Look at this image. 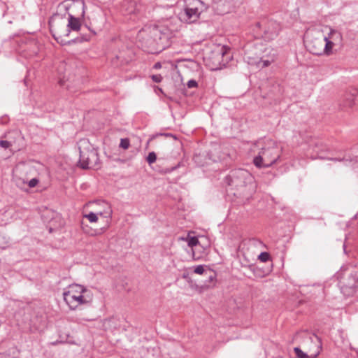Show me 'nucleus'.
<instances>
[{
  "instance_id": "f257e3e1",
  "label": "nucleus",
  "mask_w": 358,
  "mask_h": 358,
  "mask_svg": "<svg viewBox=\"0 0 358 358\" xmlns=\"http://www.w3.org/2000/svg\"><path fill=\"white\" fill-rule=\"evenodd\" d=\"M252 150L257 155L253 164L257 168H268L275 164L281 155V148L271 139L259 140L253 144Z\"/></svg>"
},
{
  "instance_id": "f03ea898",
  "label": "nucleus",
  "mask_w": 358,
  "mask_h": 358,
  "mask_svg": "<svg viewBox=\"0 0 358 358\" xmlns=\"http://www.w3.org/2000/svg\"><path fill=\"white\" fill-rule=\"evenodd\" d=\"M164 29L155 27L149 30L140 31L138 42L145 51L155 54L162 52L169 45L170 34Z\"/></svg>"
},
{
  "instance_id": "7ed1b4c3",
  "label": "nucleus",
  "mask_w": 358,
  "mask_h": 358,
  "mask_svg": "<svg viewBox=\"0 0 358 358\" xmlns=\"http://www.w3.org/2000/svg\"><path fill=\"white\" fill-rule=\"evenodd\" d=\"M78 149L80 166L83 169H97L99 164V155L90 141L85 138L80 140Z\"/></svg>"
},
{
  "instance_id": "20e7f679",
  "label": "nucleus",
  "mask_w": 358,
  "mask_h": 358,
  "mask_svg": "<svg viewBox=\"0 0 358 358\" xmlns=\"http://www.w3.org/2000/svg\"><path fill=\"white\" fill-rule=\"evenodd\" d=\"M64 300L71 309L80 305L87 304L92 301V295L87 289L80 285H71L63 293Z\"/></svg>"
},
{
  "instance_id": "39448f33",
  "label": "nucleus",
  "mask_w": 358,
  "mask_h": 358,
  "mask_svg": "<svg viewBox=\"0 0 358 358\" xmlns=\"http://www.w3.org/2000/svg\"><path fill=\"white\" fill-rule=\"evenodd\" d=\"M50 31L55 39L62 45L70 43L67 38L69 35V29L66 20L59 14L54 15L49 21Z\"/></svg>"
},
{
  "instance_id": "423d86ee",
  "label": "nucleus",
  "mask_w": 358,
  "mask_h": 358,
  "mask_svg": "<svg viewBox=\"0 0 358 358\" xmlns=\"http://www.w3.org/2000/svg\"><path fill=\"white\" fill-rule=\"evenodd\" d=\"M339 285L342 292L351 295L358 287V268L352 267L339 273Z\"/></svg>"
},
{
  "instance_id": "0eeeda50",
  "label": "nucleus",
  "mask_w": 358,
  "mask_h": 358,
  "mask_svg": "<svg viewBox=\"0 0 358 358\" xmlns=\"http://www.w3.org/2000/svg\"><path fill=\"white\" fill-rule=\"evenodd\" d=\"M252 180L250 173L244 169L231 171L230 174L225 178V182L237 190H243Z\"/></svg>"
},
{
  "instance_id": "6e6552de",
  "label": "nucleus",
  "mask_w": 358,
  "mask_h": 358,
  "mask_svg": "<svg viewBox=\"0 0 358 358\" xmlns=\"http://www.w3.org/2000/svg\"><path fill=\"white\" fill-rule=\"evenodd\" d=\"M308 50L316 55H330L333 51H330L329 47L327 45L326 36L319 34L317 36L313 37L307 45Z\"/></svg>"
},
{
  "instance_id": "1a4fd4ad",
  "label": "nucleus",
  "mask_w": 358,
  "mask_h": 358,
  "mask_svg": "<svg viewBox=\"0 0 358 358\" xmlns=\"http://www.w3.org/2000/svg\"><path fill=\"white\" fill-rule=\"evenodd\" d=\"M33 171V166L30 164L24 162L17 164L13 171L14 182L19 187L26 184Z\"/></svg>"
},
{
  "instance_id": "9d476101",
  "label": "nucleus",
  "mask_w": 358,
  "mask_h": 358,
  "mask_svg": "<svg viewBox=\"0 0 358 358\" xmlns=\"http://www.w3.org/2000/svg\"><path fill=\"white\" fill-rule=\"evenodd\" d=\"M358 98V90L350 88L341 96L338 101V109L341 111L349 112L356 105Z\"/></svg>"
},
{
  "instance_id": "9b49d317",
  "label": "nucleus",
  "mask_w": 358,
  "mask_h": 358,
  "mask_svg": "<svg viewBox=\"0 0 358 358\" xmlns=\"http://www.w3.org/2000/svg\"><path fill=\"white\" fill-rule=\"evenodd\" d=\"M16 320L19 326L24 329L32 331L31 313L30 310H20L15 314Z\"/></svg>"
},
{
  "instance_id": "f8f14e48",
  "label": "nucleus",
  "mask_w": 358,
  "mask_h": 358,
  "mask_svg": "<svg viewBox=\"0 0 358 358\" xmlns=\"http://www.w3.org/2000/svg\"><path fill=\"white\" fill-rule=\"evenodd\" d=\"M280 29V24L275 21H268L264 28V38L265 40H272L276 37Z\"/></svg>"
},
{
  "instance_id": "ddd939ff",
  "label": "nucleus",
  "mask_w": 358,
  "mask_h": 358,
  "mask_svg": "<svg viewBox=\"0 0 358 358\" xmlns=\"http://www.w3.org/2000/svg\"><path fill=\"white\" fill-rule=\"evenodd\" d=\"M327 38V45L329 47L330 51H333L334 46H340L342 44L343 37L341 34L334 29H331Z\"/></svg>"
},
{
  "instance_id": "4468645a",
  "label": "nucleus",
  "mask_w": 358,
  "mask_h": 358,
  "mask_svg": "<svg viewBox=\"0 0 358 358\" xmlns=\"http://www.w3.org/2000/svg\"><path fill=\"white\" fill-rule=\"evenodd\" d=\"M276 59V55L274 53L269 52L268 55H263L259 59H252L248 62L251 64H256L258 67L265 68L271 65Z\"/></svg>"
},
{
  "instance_id": "2eb2a0df",
  "label": "nucleus",
  "mask_w": 358,
  "mask_h": 358,
  "mask_svg": "<svg viewBox=\"0 0 358 358\" xmlns=\"http://www.w3.org/2000/svg\"><path fill=\"white\" fill-rule=\"evenodd\" d=\"M200 13L196 8H185L183 13H181L180 17L182 20L187 23H192L197 20Z\"/></svg>"
},
{
  "instance_id": "dca6fc26",
  "label": "nucleus",
  "mask_w": 358,
  "mask_h": 358,
  "mask_svg": "<svg viewBox=\"0 0 358 358\" xmlns=\"http://www.w3.org/2000/svg\"><path fill=\"white\" fill-rule=\"evenodd\" d=\"M66 24L69 29V32L71 30L78 31L80 27V22L78 18L73 17L71 14L69 15V17L66 20Z\"/></svg>"
},
{
  "instance_id": "f3484780",
  "label": "nucleus",
  "mask_w": 358,
  "mask_h": 358,
  "mask_svg": "<svg viewBox=\"0 0 358 358\" xmlns=\"http://www.w3.org/2000/svg\"><path fill=\"white\" fill-rule=\"evenodd\" d=\"M294 351L295 352V355L296 356L298 357V358H315L316 357L318 354H319V351H317L315 354H310V355H308L305 352H303L298 347H296L294 348Z\"/></svg>"
},
{
  "instance_id": "a211bd4d",
  "label": "nucleus",
  "mask_w": 358,
  "mask_h": 358,
  "mask_svg": "<svg viewBox=\"0 0 358 358\" xmlns=\"http://www.w3.org/2000/svg\"><path fill=\"white\" fill-rule=\"evenodd\" d=\"M103 213L102 212H97V213H93L90 212L88 214L83 215V217L87 218L90 222H96L98 220V215L102 216Z\"/></svg>"
},
{
  "instance_id": "6ab92c4d",
  "label": "nucleus",
  "mask_w": 358,
  "mask_h": 358,
  "mask_svg": "<svg viewBox=\"0 0 358 358\" xmlns=\"http://www.w3.org/2000/svg\"><path fill=\"white\" fill-rule=\"evenodd\" d=\"M210 274L208 275V282L206 283L205 285L208 287H213L214 286V282L215 280L216 275L215 273L209 271Z\"/></svg>"
},
{
  "instance_id": "aec40b11",
  "label": "nucleus",
  "mask_w": 358,
  "mask_h": 358,
  "mask_svg": "<svg viewBox=\"0 0 358 358\" xmlns=\"http://www.w3.org/2000/svg\"><path fill=\"white\" fill-rule=\"evenodd\" d=\"M187 240L188 245L192 248L194 246H196L199 243V240L195 236L187 237Z\"/></svg>"
},
{
  "instance_id": "412c9836",
  "label": "nucleus",
  "mask_w": 358,
  "mask_h": 358,
  "mask_svg": "<svg viewBox=\"0 0 358 358\" xmlns=\"http://www.w3.org/2000/svg\"><path fill=\"white\" fill-rule=\"evenodd\" d=\"M157 159V155L155 152H151L148 154L146 160L149 164H153Z\"/></svg>"
},
{
  "instance_id": "4be33fe9",
  "label": "nucleus",
  "mask_w": 358,
  "mask_h": 358,
  "mask_svg": "<svg viewBox=\"0 0 358 358\" xmlns=\"http://www.w3.org/2000/svg\"><path fill=\"white\" fill-rule=\"evenodd\" d=\"M269 258L270 255L266 252H263L258 256V259L262 262H267L269 259Z\"/></svg>"
},
{
  "instance_id": "5701e85b",
  "label": "nucleus",
  "mask_w": 358,
  "mask_h": 358,
  "mask_svg": "<svg viewBox=\"0 0 358 358\" xmlns=\"http://www.w3.org/2000/svg\"><path fill=\"white\" fill-rule=\"evenodd\" d=\"M130 145L129 140L128 138H122L120 141V147L123 148L124 150H127L129 148Z\"/></svg>"
},
{
  "instance_id": "b1692460",
  "label": "nucleus",
  "mask_w": 358,
  "mask_h": 358,
  "mask_svg": "<svg viewBox=\"0 0 358 358\" xmlns=\"http://www.w3.org/2000/svg\"><path fill=\"white\" fill-rule=\"evenodd\" d=\"M194 272L196 274H200V275L203 274L204 273H206L207 274V272L205 271V269L202 265H199V266H196L194 270Z\"/></svg>"
},
{
  "instance_id": "393cba45",
  "label": "nucleus",
  "mask_w": 358,
  "mask_h": 358,
  "mask_svg": "<svg viewBox=\"0 0 358 358\" xmlns=\"http://www.w3.org/2000/svg\"><path fill=\"white\" fill-rule=\"evenodd\" d=\"M151 78L152 80L157 83H159L162 80V77L160 74L152 75Z\"/></svg>"
},
{
  "instance_id": "a878e982",
  "label": "nucleus",
  "mask_w": 358,
  "mask_h": 358,
  "mask_svg": "<svg viewBox=\"0 0 358 358\" xmlns=\"http://www.w3.org/2000/svg\"><path fill=\"white\" fill-rule=\"evenodd\" d=\"M11 145V143L8 141H0V146L3 148H8Z\"/></svg>"
},
{
  "instance_id": "bb28decb",
  "label": "nucleus",
  "mask_w": 358,
  "mask_h": 358,
  "mask_svg": "<svg viewBox=\"0 0 358 358\" xmlns=\"http://www.w3.org/2000/svg\"><path fill=\"white\" fill-rule=\"evenodd\" d=\"M38 183V180L36 178H32L29 181L28 185L29 187H34Z\"/></svg>"
},
{
  "instance_id": "cd10ccee",
  "label": "nucleus",
  "mask_w": 358,
  "mask_h": 358,
  "mask_svg": "<svg viewBox=\"0 0 358 358\" xmlns=\"http://www.w3.org/2000/svg\"><path fill=\"white\" fill-rule=\"evenodd\" d=\"M187 85L189 88H192L197 86V83L194 80H190L187 82Z\"/></svg>"
},
{
  "instance_id": "c85d7f7f",
  "label": "nucleus",
  "mask_w": 358,
  "mask_h": 358,
  "mask_svg": "<svg viewBox=\"0 0 358 358\" xmlns=\"http://www.w3.org/2000/svg\"><path fill=\"white\" fill-rule=\"evenodd\" d=\"M178 166H179V164H178L176 166H173L171 168L166 169V170L164 171V173H170V172L174 171L175 169H176Z\"/></svg>"
},
{
  "instance_id": "c756f323",
  "label": "nucleus",
  "mask_w": 358,
  "mask_h": 358,
  "mask_svg": "<svg viewBox=\"0 0 358 358\" xmlns=\"http://www.w3.org/2000/svg\"><path fill=\"white\" fill-rule=\"evenodd\" d=\"M104 213L106 214L105 217H109L110 215L111 210H110V208L108 206V210L105 211Z\"/></svg>"
},
{
  "instance_id": "7c9ffc66",
  "label": "nucleus",
  "mask_w": 358,
  "mask_h": 358,
  "mask_svg": "<svg viewBox=\"0 0 358 358\" xmlns=\"http://www.w3.org/2000/svg\"><path fill=\"white\" fill-rule=\"evenodd\" d=\"M162 67V64L160 62H157L154 65V68L156 69H160Z\"/></svg>"
},
{
  "instance_id": "2f4dec72",
  "label": "nucleus",
  "mask_w": 358,
  "mask_h": 358,
  "mask_svg": "<svg viewBox=\"0 0 358 358\" xmlns=\"http://www.w3.org/2000/svg\"><path fill=\"white\" fill-rule=\"evenodd\" d=\"M252 243H253L254 245H255L256 243L262 244V242H261V241H258V240H255V239H254V240H252Z\"/></svg>"
},
{
  "instance_id": "473e14b6",
  "label": "nucleus",
  "mask_w": 358,
  "mask_h": 358,
  "mask_svg": "<svg viewBox=\"0 0 358 358\" xmlns=\"http://www.w3.org/2000/svg\"><path fill=\"white\" fill-rule=\"evenodd\" d=\"M81 227H82L83 230L85 233L89 234V232H88V231H85V227H84V222H81Z\"/></svg>"
},
{
  "instance_id": "72a5a7b5",
  "label": "nucleus",
  "mask_w": 358,
  "mask_h": 358,
  "mask_svg": "<svg viewBox=\"0 0 358 358\" xmlns=\"http://www.w3.org/2000/svg\"><path fill=\"white\" fill-rule=\"evenodd\" d=\"M253 271H254V273H255V275H257V274L256 273H257V272H258V271H259V269H258L257 268H254Z\"/></svg>"
},
{
  "instance_id": "f704fd0d",
  "label": "nucleus",
  "mask_w": 358,
  "mask_h": 358,
  "mask_svg": "<svg viewBox=\"0 0 358 358\" xmlns=\"http://www.w3.org/2000/svg\"><path fill=\"white\" fill-rule=\"evenodd\" d=\"M330 159L332 161H341V159H338L337 158H331Z\"/></svg>"
},
{
  "instance_id": "c9c22d12",
  "label": "nucleus",
  "mask_w": 358,
  "mask_h": 358,
  "mask_svg": "<svg viewBox=\"0 0 358 358\" xmlns=\"http://www.w3.org/2000/svg\"><path fill=\"white\" fill-rule=\"evenodd\" d=\"M222 49H223V48H222ZM224 53H225V52H224V51H222V52H221V53H220V54H221L222 55H224Z\"/></svg>"
},
{
  "instance_id": "e433bc0d",
  "label": "nucleus",
  "mask_w": 358,
  "mask_h": 358,
  "mask_svg": "<svg viewBox=\"0 0 358 358\" xmlns=\"http://www.w3.org/2000/svg\"><path fill=\"white\" fill-rule=\"evenodd\" d=\"M13 358H18V357H13Z\"/></svg>"
}]
</instances>
